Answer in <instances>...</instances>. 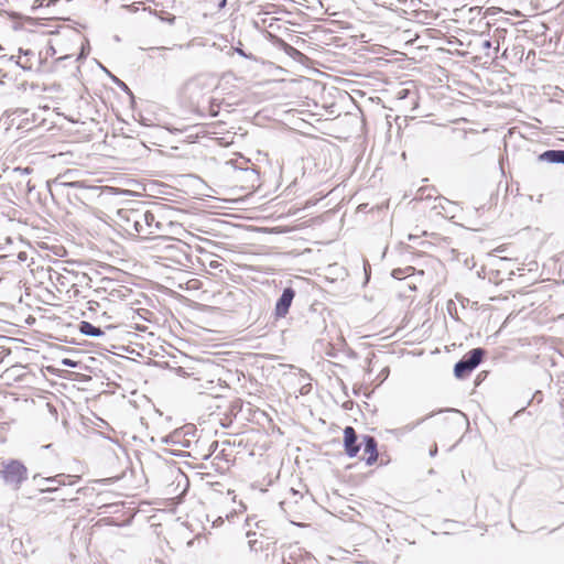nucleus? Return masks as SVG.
Wrapping results in <instances>:
<instances>
[{"mask_svg": "<svg viewBox=\"0 0 564 564\" xmlns=\"http://www.w3.org/2000/svg\"><path fill=\"white\" fill-rule=\"evenodd\" d=\"M115 223L123 234L141 239L162 237L164 227L172 225L164 214H118Z\"/></svg>", "mask_w": 564, "mask_h": 564, "instance_id": "nucleus-1", "label": "nucleus"}, {"mask_svg": "<svg viewBox=\"0 0 564 564\" xmlns=\"http://www.w3.org/2000/svg\"><path fill=\"white\" fill-rule=\"evenodd\" d=\"M167 228L164 227V236L154 238L158 241L152 247L153 257L169 264H181L186 257L187 245L180 239L169 237Z\"/></svg>", "mask_w": 564, "mask_h": 564, "instance_id": "nucleus-2", "label": "nucleus"}, {"mask_svg": "<svg viewBox=\"0 0 564 564\" xmlns=\"http://www.w3.org/2000/svg\"><path fill=\"white\" fill-rule=\"evenodd\" d=\"M132 290L124 285H117L111 289L105 297H102V307L111 312H118L120 308L129 305V299Z\"/></svg>", "mask_w": 564, "mask_h": 564, "instance_id": "nucleus-3", "label": "nucleus"}, {"mask_svg": "<svg viewBox=\"0 0 564 564\" xmlns=\"http://www.w3.org/2000/svg\"><path fill=\"white\" fill-rule=\"evenodd\" d=\"M485 355L481 348L471 349L468 355L455 365L454 373L457 378L467 377L480 362Z\"/></svg>", "mask_w": 564, "mask_h": 564, "instance_id": "nucleus-4", "label": "nucleus"}, {"mask_svg": "<svg viewBox=\"0 0 564 564\" xmlns=\"http://www.w3.org/2000/svg\"><path fill=\"white\" fill-rule=\"evenodd\" d=\"M454 206H455L454 202H452L445 197L437 196L433 199H431V198L414 199V205L412 208L419 209V210L430 209V212H440L441 209L442 210L451 209Z\"/></svg>", "mask_w": 564, "mask_h": 564, "instance_id": "nucleus-5", "label": "nucleus"}, {"mask_svg": "<svg viewBox=\"0 0 564 564\" xmlns=\"http://www.w3.org/2000/svg\"><path fill=\"white\" fill-rule=\"evenodd\" d=\"M7 482L19 485L28 477L25 466L17 460L8 463L1 471Z\"/></svg>", "mask_w": 564, "mask_h": 564, "instance_id": "nucleus-6", "label": "nucleus"}, {"mask_svg": "<svg viewBox=\"0 0 564 564\" xmlns=\"http://www.w3.org/2000/svg\"><path fill=\"white\" fill-rule=\"evenodd\" d=\"M364 443V455L362 460H365L366 465L372 466L378 462L379 452H378V443L375 437L370 435H365L362 437Z\"/></svg>", "mask_w": 564, "mask_h": 564, "instance_id": "nucleus-7", "label": "nucleus"}, {"mask_svg": "<svg viewBox=\"0 0 564 564\" xmlns=\"http://www.w3.org/2000/svg\"><path fill=\"white\" fill-rule=\"evenodd\" d=\"M47 487L42 491H55L61 486H74L79 481V476L58 474L54 477L46 478Z\"/></svg>", "mask_w": 564, "mask_h": 564, "instance_id": "nucleus-8", "label": "nucleus"}, {"mask_svg": "<svg viewBox=\"0 0 564 564\" xmlns=\"http://www.w3.org/2000/svg\"><path fill=\"white\" fill-rule=\"evenodd\" d=\"M357 433L352 426H346L344 429V449L348 457H356L360 446L357 444Z\"/></svg>", "mask_w": 564, "mask_h": 564, "instance_id": "nucleus-9", "label": "nucleus"}, {"mask_svg": "<svg viewBox=\"0 0 564 564\" xmlns=\"http://www.w3.org/2000/svg\"><path fill=\"white\" fill-rule=\"evenodd\" d=\"M294 296H295V292L293 289H291V288L284 289L281 297L279 299V301L276 302V305H275V315L278 317H284L288 314Z\"/></svg>", "mask_w": 564, "mask_h": 564, "instance_id": "nucleus-10", "label": "nucleus"}, {"mask_svg": "<svg viewBox=\"0 0 564 564\" xmlns=\"http://www.w3.org/2000/svg\"><path fill=\"white\" fill-rule=\"evenodd\" d=\"M539 161L564 164V150H547L539 155Z\"/></svg>", "mask_w": 564, "mask_h": 564, "instance_id": "nucleus-11", "label": "nucleus"}, {"mask_svg": "<svg viewBox=\"0 0 564 564\" xmlns=\"http://www.w3.org/2000/svg\"><path fill=\"white\" fill-rule=\"evenodd\" d=\"M79 330L82 334L87 336H100L102 335V330L98 327H95L89 322L83 321L79 325Z\"/></svg>", "mask_w": 564, "mask_h": 564, "instance_id": "nucleus-12", "label": "nucleus"}, {"mask_svg": "<svg viewBox=\"0 0 564 564\" xmlns=\"http://www.w3.org/2000/svg\"><path fill=\"white\" fill-rule=\"evenodd\" d=\"M383 6L389 7L392 10H403L408 0H382Z\"/></svg>", "mask_w": 564, "mask_h": 564, "instance_id": "nucleus-13", "label": "nucleus"}, {"mask_svg": "<svg viewBox=\"0 0 564 564\" xmlns=\"http://www.w3.org/2000/svg\"><path fill=\"white\" fill-rule=\"evenodd\" d=\"M509 247H510L509 243L500 245L492 250V253L496 256H499L503 259H508V257H503L502 254L508 251Z\"/></svg>", "mask_w": 564, "mask_h": 564, "instance_id": "nucleus-14", "label": "nucleus"}, {"mask_svg": "<svg viewBox=\"0 0 564 564\" xmlns=\"http://www.w3.org/2000/svg\"><path fill=\"white\" fill-rule=\"evenodd\" d=\"M260 230L264 231V232H275V234L288 231L286 228L281 227V226H275V227H272V228H261Z\"/></svg>", "mask_w": 564, "mask_h": 564, "instance_id": "nucleus-15", "label": "nucleus"}, {"mask_svg": "<svg viewBox=\"0 0 564 564\" xmlns=\"http://www.w3.org/2000/svg\"><path fill=\"white\" fill-rule=\"evenodd\" d=\"M245 172H246V173H247V175H248V180H250V181H254V180H257V178H258V174H257L256 170H253V169H251V170L246 169V170H245Z\"/></svg>", "mask_w": 564, "mask_h": 564, "instance_id": "nucleus-16", "label": "nucleus"}, {"mask_svg": "<svg viewBox=\"0 0 564 564\" xmlns=\"http://www.w3.org/2000/svg\"><path fill=\"white\" fill-rule=\"evenodd\" d=\"M87 304H88V310L95 311L96 307L102 306V301L101 302L89 301Z\"/></svg>", "mask_w": 564, "mask_h": 564, "instance_id": "nucleus-17", "label": "nucleus"}, {"mask_svg": "<svg viewBox=\"0 0 564 564\" xmlns=\"http://www.w3.org/2000/svg\"><path fill=\"white\" fill-rule=\"evenodd\" d=\"M227 6V0H220L218 3V9H224Z\"/></svg>", "mask_w": 564, "mask_h": 564, "instance_id": "nucleus-18", "label": "nucleus"}, {"mask_svg": "<svg viewBox=\"0 0 564 564\" xmlns=\"http://www.w3.org/2000/svg\"><path fill=\"white\" fill-rule=\"evenodd\" d=\"M482 46H484L485 48H490V47H491V42H490V41H485V42H484V44H482Z\"/></svg>", "mask_w": 564, "mask_h": 564, "instance_id": "nucleus-19", "label": "nucleus"}, {"mask_svg": "<svg viewBox=\"0 0 564 564\" xmlns=\"http://www.w3.org/2000/svg\"><path fill=\"white\" fill-rule=\"evenodd\" d=\"M69 57H70L69 55H65V56L59 57V58H58V61L67 59V58H69Z\"/></svg>", "mask_w": 564, "mask_h": 564, "instance_id": "nucleus-20", "label": "nucleus"}, {"mask_svg": "<svg viewBox=\"0 0 564 564\" xmlns=\"http://www.w3.org/2000/svg\"><path fill=\"white\" fill-rule=\"evenodd\" d=\"M117 82H118L122 87L127 88V85H126L123 82H119L118 79H117Z\"/></svg>", "mask_w": 564, "mask_h": 564, "instance_id": "nucleus-21", "label": "nucleus"}, {"mask_svg": "<svg viewBox=\"0 0 564 564\" xmlns=\"http://www.w3.org/2000/svg\"><path fill=\"white\" fill-rule=\"evenodd\" d=\"M151 50L160 51V50H165V47H152Z\"/></svg>", "mask_w": 564, "mask_h": 564, "instance_id": "nucleus-22", "label": "nucleus"}]
</instances>
